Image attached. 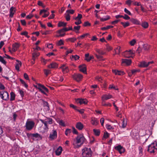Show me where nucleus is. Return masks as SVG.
Wrapping results in <instances>:
<instances>
[{
    "label": "nucleus",
    "mask_w": 157,
    "mask_h": 157,
    "mask_svg": "<svg viewBox=\"0 0 157 157\" xmlns=\"http://www.w3.org/2000/svg\"><path fill=\"white\" fill-rule=\"evenodd\" d=\"M82 155L84 157H91L92 151L90 148L85 147L82 150Z\"/></svg>",
    "instance_id": "1"
},
{
    "label": "nucleus",
    "mask_w": 157,
    "mask_h": 157,
    "mask_svg": "<svg viewBox=\"0 0 157 157\" xmlns=\"http://www.w3.org/2000/svg\"><path fill=\"white\" fill-rule=\"evenodd\" d=\"M155 146H157V143L155 141L148 146L147 151L151 153H154L157 150Z\"/></svg>",
    "instance_id": "2"
},
{
    "label": "nucleus",
    "mask_w": 157,
    "mask_h": 157,
    "mask_svg": "<svg viewBox=\"0 0 157 157\" xmlns=\"http://www.w3.org/2000/svg\"><path fill=\"white\" fill-rule=\"evenodd\" d=\"M0 97L1 98L5 101H7L9 98L8 93L6 91H2L0 92Z\"/></svg>",
    "instance_id": "3"
},
{
    "label": "nucleus",
    "mask_w": 157,
    "mask_h": 157,
    "mask_svg": "<svg viewBox=\"0 0 157 157\" xmlns=\"http://www.w3.org/2000/svg\"><path fill=\"white\" fill-rule=\"evenodd\" d=\"M35 122L33 121H27L25 125L26 129L28 130H32L35 125Z\"/></svg>",
    "instance_id": "4"
},
{
    "label": "nucleus",
    "mask_w": 157,
    "mask_h": 157,
    "mask_svg": "<svg viewBox=\"0 0 157 157\" xmlns=\"http://www.w3.org/2000/svg\"><path fill=\"white\" fill-rule=\"evenodd\" d=\"M76 144H78L81 143V145H82L85 140V139L83 135H80L77 136L76 138Z\"/></svg>",
    "instance_id": "5"
},
{
    "label": "nucleus",
    "mask_w": 157,
    "mask_h": 157,
    "mask_svg": "<svg viewBox=\"0 0 157 157\" xmlns=\"http://www.w3.org/2000/svg\"><path fill=\"white\" fill-rule=\"evenodd\" d=\"M72 77L74 80L79 82L82 79L83 76L80 74H74L72 75Z\"/></svg>",
    "instance_id": "6"
},
{
    "label": "nucleus",
    "mask_w": 157,
    "mask_h": 157,
    "mask_svg": "<svg viewBox=\"0 0 157 157\" xmlns=\"http://www.w3.org/2000/svg\"><path fill=\"white\" fill-rule=\"evenodd\" d=\"M57 133L56 130H53L50 134L49 138L51 140H52L56 138Z\"/></svg>",
    "instance_id": "7"
},
{
    "label": "nucleus",
    "mask_w": 157,
    "mask_h": 157,
    "mask_svg": "<svg viewBox=\"0 0 157 157\" xmlns=\"http://www.w3.org/2000/svg\"><path fill=\"white\" fill-rule=\"evenodd\" d=\"M114 148L117 151H118L121 154L124 153L125 151L124 149L120 145L115 147Z\"/></svg>",
    "instance_id": "8"
},
{
    "label": "nucleus",
    "mask_w": 157,
    "mask_h": 157,
    "mask_svg": "<svg viewBox=\"0 0 157 157\" xmlns=\"http://www.w3.org/2000/svg\"><path fill=\"white\" fill-rule=\"evenodd\" d=\"M134 53L132 52L131 50H130L128 51H126L124 52L123 54L124 56L126 57L129 58L131 57L130 55L133 54Z\"/></svg>",
    "instance_id": "9"
},
{
    "label": "nucleus",
    "mask_w": 157,
    "mask_h": 157,
    "mask_svg": "<svg viewBox=\"0 0 157 157\" xmlns=\"http://www.w3.org/2000/svg\"><path fill=\"white\" fill-rule=\"evenodd\" d=\"M79 71L85 74H86V66L85 64H83L79 66Z\"/></svg>",
    "instance_id": "10"
},
{
    "label": "nucleus",
    "mask_w": 157,
    "mask_h": 157,
    "mask_svg": "<svg viewBox=\"0 0 157 157\" xmlns=\"http://www.w3.org/2000/svg\"><path fill=\"white\" fill-rule=\"evenodd\" d=\"M76 101L77 103H79L80 105L82 104H87V101L86 99H84L78 98L76 100Z\"/></svg>",
    "instance_id": "11"
},
{
    "label": "nucleus",
    "mask_w": 157,
    "mask_h": 157,
    "mask_svg": "<svg viewBox=\"0 0 157 157\" xmlns=\"http://www.w3.org/2000/svg\"><path fill=\"white\" fill-rule=\"evenodd\" d=\"M75 127L78 130H82L84 126L81 122H79L77 123Z\"/></svg>",
    "instance_id": "12"
},
{
    "label": "nucleus",
    "mask_w": 157,
    "mask_h": 157,
    "mask_svg": "<svg viewBox=\"0 0 157 157\" xmlns=\"http://www.w3.org/2000/svg\"><path fill=\"white\" fill-rule=\"evenodd\" d=\"M112 71L116 75H123L124 74V71L117 70H113Z\"/></svg>",
    "instance_id": "13"
},
{
    "label": "nucleus",
    "mask_w": 157,
    "mask_h": 157,
    "mask_svg": "<svg viewBox=\"0 0 157 157\" xmlns=\"http://www.w3.org/2000/svg\"><path fill=\"white\" fill-rule=\"evenodd\" d=\"M112 97V96L111 95H104L102 96L101 99L102 101H104L105 100H107L111 98Z\"/></svg>",
    "instance_id": "14"
},
{
    "label": "nucleus",
    "mask_w": 157,
    "mask_h": 157,
    "mask_svg": "<svg viewBox=\"0 0 157 157\" xmlns=\"http://www.w3.org/2000/svg\"><path fill=\"white\" fill-rule=\"evenodd\" d=\"M122 63H125L127 65H129L132 62L130 59H122Z\"/></svg>",
    "instance_id": "15"
},
{
    "label": "nucleus",
    "mask_w": 157,
    "mask_h": 157,
    "mask_svg": "<svg viewBox=\"0 0 157 157\" xmlns=\"http://www.w3.org/2000/svg\"><path fill=\"white\" fill-rule=\"evenodd\" d=\"M20 44L18 43H15L13 45L12 50L13 51L15 52L19 48Z\"/></svg>",
    "instance_id": "16"
},
{
    "label": "nucleus",
    "mask_w": 157,
    "mask_h": 157,
    "mask_svg": "<svg viewBox=\"0 0 157 157\" xmlns=\"http://www.w3.org/2000/svg\"><path fill=\"white\" fill-rule=\"evenodd\" d=\"M15 8L13 7H11L10 10V17H13V15L15 12Z\"/></svg>",
    "instance_id": "17"
},
{
    "label": "nucleus",
    "mask_w": 157,
    "mask_h": 157,
    "mask_svg": "<svg viewBox=\"0 0 157 157\" xmlns=\"http://www.w3.org/2000/svg\"><path fill=\"white\" fill-rule=\"evenodd\" d=\"M50 68H55L58 67V64L56 63L52 62L48 66Z\"/></svg>",
    "instance_id": "18"
},
{
    "label": "nucleus",
    "mask_w": 157,
    "mask_h": 157,
    "mask_svg": "<svg viewBox=\"0 0 157 157\" xmlns=\"http://www.w3.org/2000/svg\"><path fill=\"white\" fill-rule=\"evenodd\" d=\"M62 148L61 146H59L56 151L55 152L56 155H59L62 152Z\"/></svg>",
    "instance_id": "19"
},
{
    "label": "nucleus",
    "mask_w": 157,
    "mask_h": 157,
    "mask_svg": "<svg viewBox=\"0 0 157 157\" xmlns=\"http://www.w3.org/2000/svg\"><path fill=\"white\" fill-rule=\"evenodd\" d=\"M91 123L93 125H96L98 123V121L97 120V118L94 117L92 118Z\"/></svg>",
    "instance_id": "20"
},
{
    "label": "nucleus",
    "mask_w": 157,
    "mask_h": 157,
    "mask_svg": "<svg viewBox=\"0 0 157 157\" xmlns=\"http://www.w3.org/2000/svg\"><path fill=\"white\" fill-rule=\"evenodd\" d=\"M17 63L16 64L15 68L17 70L19 71L20 66H21V63L18 60H17Z\"/></svg>",
    "instance_id": "21"
},
{
    "label": "nucleus",
    "mask_w": 157,
    "mask_h": 157,
    "mask_svg": "<svg viewBox=\"0 0 157 157\" xmlns=\"http://www.w3.org/2000/svg\"><path fill=\"white\" fill-rule=\"evenodd\" d=\"M130 21L134 24L138 25L140 24L139 21L136 19L132 18L130 19Z\"/></svg>",
    "instance_id": "22"
},
{
    "label": "nucleus",
    "mask_w": 157,
    "mask_h": 157,
    "mask_svg": "<svg viewBox=\"0 0 157 157\" xmlns=\"http://www.w3.org/2000/svg\"><path fill=\"white\" fill-rule=\"evenodd\" d=\"M33 137L36 138H39V140H42V136L40 134H38V133L33 134Z\"/></svg>",
    "instance_id": "23"
},
{
    "label": "nucleus",
    "mask_w": 157,
    "mask_h": 157,
    "mask_svg": "<svg viewBox=\"0 0 157 157\" xmlns=\"http://www.w3.org/2000/svg\"><path fill=\"white\" fill-rule=\"evenodd\" d=\"M43 101V105L44 107H46L47 109L48 110L49 109V104L48 102L47 101H45L44 100Z\"/></svg>",
    "instance_id": "24"
},
{
    "label": "nucleus",
    "mask_w": 157,
    "mask_h": 157,
    "mask_svg": "<svg viewBox=\"0 0 157 157\" xmlns=\"http://www.w3.org/2000/svg\"><path fill=\"white\" fill-rule=\"evenodd\" d=\"M147 62L144 61L141 62L139 66L140 67H147Z\"/></svg>",
    "instance_id": "25"
},
{
    "label": "nucleus",
    "mask_w": 157,
    "mask_h": 157,
    "mask_svg": "<svg viewBox=\"0 0 157 157\" xmlns=\"http://www.w3.org/2000/svg\"><path fill=\"white\" fill-rule=\"evenodd\" d=\"M68 31V30L67 28H63L62 29H61L59 30H58V31H57V32L59 33H61L62 32L67 31Z\"/></svg>",
    "instance_id": "26"
},
{
    "label": "nucleus",
    "mask_w": 157,
    "mask_h": 157,
    "mask_svg": "<svg viewBox=\"0 0 157 157\" xmlns=\"http://www.w3.org/2000/svg\"><path fill=\"white\" fill-rule=\"evenodd\" d=\"M15 95L13 92H11L10 93V98L11 101H13L15 100Z\"/></svg>",
    "instance_id": "27"
},
{
    "label": "nucleus",
    "mask_w": 157,
    "mask_h": 157,
    "mask_svg": "<svg viewBox=\"0 0 157 157\" xmlns=\"http://www.w3.org/2000/svg\"><path fill=\"white\" fill-rule=\"evenodd\" d=\"M94 132L96 136H99L100 134V131L99 129H93Z\"/></svg>",
    "instance_id": "28"
},
{
    "label": "nucleus",
    "mask_w": 157,
    "mask_h": 157,
    "mask_svg": "<svg viewBox=\"0 0 157 157\" xmlns=\"http://www.w3.org/2000/svg\"><path fill=\"white\" fill-rule=\"evenodd\" d=\"M141 26L144 28H147L148 26V24L147 22H144L142 23Z\"/></svg>",
    "instance_id": "29"
},
{
    "label": "nucleus",
    "mask_w": 157,
    "mask_h": 157,
    "mask_svg": "<svg viewBox=\"0 0 157 157\" xmlns=\"http://www.w3.org/2000/svg\"><path fill=\"white\" fill-rule=\"evenodd\" d=\"M113 26L112 25H108L106 27H104L101 28V29L103 30H105L108 29L113 28Z\"/></svg>",
    "instance_id": "30"
},
{
    "label": "nucleus",
    "mask_w": 157,
    "mask_h": 157,
    "mask_svg": "<svg viewBox=\"0 0 157 157\" xmlns=\"http://www.w3.org/2000/svg\"><path fill=\"white\" fill-rule=\"evenodd\" d=\"M67 23L63 22H59L58 24V26L59 27L61 26H65L67 25Z\"/></svg>",
    "instance_id": "31"
},
{
    "label": "nucleus",
    "mask_w": 157,
    "mask_h": 157,
    "mask_svg": "<svg viewBox=\"0 0 157 157\" xmlns=\"http://www.w3.org/2000/svg\"><path fill=\"white\" fill-rule=\"evenodd\" d=\"M49 10L48 8H46V9H43L41 10L40 12V14L41 15L43 13H46L48 12V11Z\"/></svg>",
    "instance_id": "32"
},
{
    "label": "nucleus",
    "mask_w": 157,
    "mask_h": 157,
    "mask_svg": "<svg viewBox=\"0 0 157 157\" xmlns=\"http://www.w3.org/2000/svg\"><path fill=\"white\" fill-rule=\"evenodd\" d=\"M0 62L5 65H6V61L1 56H0Z\"/></svg>",
    "instance_id": "33"
},
{
    "label": "nucleus",
    "mask_w": 157,
    "mask_h": 157,
    "mask_svg": "<svg viewBox=\"0 0 157 157\" xmlns=\"http://www.w3.org/2000/svg\"><path fill=\"white\" fill-rule=\"evenodd\" d=\"M121 23L122 25H123L124 28H125L126 27L130 25L129 22H127L125 23H124V22H121Z\"/></svg>",
    "instance_id": "34"
},
{
    "label": "nucleus",
    "mask_w": 157,
    "mask_h": 157,
    "mask_svg": "<svg viewBox=\"0 0 157 157\" xmlns=\"http://www.w3.org/2000/svg\"><path fill=\"white\" fill-rule=\"evenodd\" d=\"M143 48L145 50H147L150 48V46L148 44H146L143 45Z\"/></svg>",
    "instance_id": "35"
},
{
    "label": "nucleus",
    "mask_w": 157,
    "mask_h": 157,
    "mask_svg": "<svg viewBox=\"0 0 157 157\" xmlns=\"http://www.w3.org/2000/svg\"><path fill=\"white\" fill-rule=\"evenodd\" d=\"M61 68L62 69L63 71L66 70V72H67L69 71L68 67H65L64 65H63L61 67Z\"/></svg>",
    "instance_id": "36"
},
{
    "label": "nucleus",
    "mask_w": 157,
    "mask_h": 157,
    "mask_svg": "<svg viewBox=\"0 0 157 157\" xmlns=\"http://www.w3.org/2000/svg\"><path fill=\"white\" fill-rule=\"evenodd\" d=\"M19 79L21 83L24 85L25 87L27 88L28 87V85L25 83V82L21 78H20Z\"/></svg>",
    "instance_id": "37"
},
{
    "label": "nucleus",
    "mask_w": 157,
    "mask_h": 157,
    "mask_svg": "<svg viewBox=\"0 0 157 157\" xmlns=\"http://www.w3.org/2000/svg\"><path fill=\"white\" fill-rule=\"evenodd\" d=\"M39 55V54L38 53H34L33 54V57L32 60H33L34 61L35 60V58Z\"/></svg>",
    "instance_id": "38"
},
{
    "label": "nucleus",
    "mask_w": 157,
    "mask_h": 157,
    "mask_svg": "<svg viewBox=\"0 0 157 157\" xmlns=\"http://www.w3.org/2000/svg\"><path fill=\"white\" fill-rule=\"evenodd\" d=\"M39 86H41V87L46 92H48V90L43 85L39 84Z\"/></svg>",
    "instance_id": "39"
},
{
    "label": "nucleus",
    "mask_w": 157,
    "mask_h": 157,
    "mask_svg": "<svg viewBox=\"0 0 157 157\" xmlns=\"http://www.w3.org/2000/svg\"><path fill=\"white\" fill-rule=\"evenodd\" d=\"M90 25L91 24L88 21H85L83 24V26L85 27L90 26Z\"/></svg>",
    "instance_id": "40"
},
{
    "label": "nucleus",
    "mask_w": 157,
    "mask_h": 157,
    "mask_svg": "<svg viewBox=\"0 0 157 157\" xmlns=\"http://www.w3.org/2000/svg\"><path fill=\"white\" fill-rule=\"evenodd\" d=\"M71 132V129H70L67 128L66 130L65 131V134L66 136H67L68 134L70 133Z\"/></svg>",
    "instance_id": "41"
},
{
    "label": "nucleus",
    "mask_w": 157,
    "mask_h": 157,
    "mask_svg": "<svg viewBox=\"0 0 157 157\" xmlns=\"http://www.w3.org/2000/svg\"><path fill=\"white\" fill-rule=\"evenodd\" d=\"M46 121L47 124L48 123L50 124H52V119L51 118H49L46 119Z\"/></svg>",
    "instance_id": "42"
},
{
    "label": "nucleus",
    "mask_w": 157,
    "mask_h": 157,
    "mask_svg": "<svg viewBox=\"0 0 157 157\" xmlns=\"http://www.w3.org/2000/svg\"><path fill=\"white\" fill-rule=\"evenodd\" d=\"M82 17V15L80 14H78V16L75 18V19L76 20H77L78 19H80Z\"/></svg>",
    "instance_id": "43"
},
{
    "label": "nucleus",
    "mask_w": 157,
    "mask_h": 157,
    "mask_svg": "<svg viewBox=\"0 0 157 157\" xmlns=\"http://www.w3.org/2000/svg\"><path fill=\"white\" fill-rule=\"evenodd\" d=\"M63 44V42L61 39L57 43V45L58 46H60Z\"/></svg>",
    "instance_id": "44"
},
{
    "label": "nucleus",
    "mask_w": 157,
    "mask_h": 157,
    "mask_svg": "<svg viewBox=\"0 0 157 157\" xmlns=\"http://www.w3.org/2000/svg\"><path fill=\"white\" fill-rule=\"evenodd\" d=\"M109 134L107 132H106L104 133L103 137L106 139L109 137Z\"/></svg>",
    "instance_id": "45"
},
{
    "label": "nucleus",
    "mask_w": 157,
    "mask_h": 157,
    "mask_svg": "<svg viewBox=\"0 0 157 157\" xmlns=\"http://www.w3.org/2000/svg\"><path fill=\"white\" fill-rule=\"evenodd\" d=\"M121 47H120V46H118V47H117L116 48V49H115L114 50L115 51V54H114L113 55L114 56L115 55V54H117V52L116 51V50H118V54H119V53H120V52L121 51Z\"/></svg>",
    "instance_id": "46"
},
{
    "label": "nucleus",
    "mask_w": 157,
    "mask_h": 157,
    "mask_svg": "<svg viewBox=\"0 0 157 157\" xmlns=\"http://www.w3.org/2000/svg\"><path fill=\"white\" fill-rule=\"evenodd\" d=\"M107 17L106 18H100L101 21H107L109 19L110 17H109V16H107Z\"/></svg>",
    "instance_id": "47"
},
{
    "label": "nucleus",
    "mask_w": 157,
    "mask_h": 157,
    "mask_svg": "<svg viewBox=\"0 0 157 157\" xmlns=\"http://www.w3.org/2000/svg\"><path fill=\"white\" fill-rule=\"evenodd\" d=\"M28 33L26 31H24L21 33V34L22 35H24L28 38L29 37V36L28 35Z\"/></svg>",
    "instance_id": "48"
},
{
    "label": "nucleus",
    "mask_w": 157,
    "mask_h": 157,
    "mask_svg": "<svg viewBox=\"0 0 157 157\" xmlns=\"http://www.w3.org/2000/svg\"><path fill=\"white\" fill-rule=\"evenodd\" d=\"M66 12L68 13L73 14L75 12V11L73 10H69L66 11Z\"/></svg>",
    "instance_id": "49"
},
{
    "label": "nucleus",
    "mask_w": 157,
    "mask_h": 157,
    "mask_svg": "<svg viewBox=\"0 0 157 157\" xmlns=\"http://www.w3.org/2000/svg\"><path fill=\"white\" fill-rule=\"evenodd\" d=\"M44 73L45 75L47 76L50 73V71L48 70H44Z\"/></svg>",
    "instance_id": "50"
},
{
    "label": "nucleus",
    "mask_w": 157,
    "mask_h": 157,
    "mask_svg": "<svg viewBox=\"0 0 157 157\" xmlns=\"http://www.w3.org/2000/svg\"><path fill=\"white\" fill-rule=\"evenodd\" d=\"M41 87L39 86V84H38V89L39 90V91H40L43 94L46 95H47V94L45 93V92L41 88Z\"/></svg>",
    "instance_id": "51"
},
{
    "label": "nucleus",
    "mask_w": 157,
    "mask_h": 157,
    "mask_svg": "<svg viewBox=\"0 0 157 157\" xmlns=\"http://www.w3.org/2000/svg\"><path fill=\"white\" fill-rule=\"evenodd\" d=\"M59 124L60 125H61L62 126H65V124L62 120H60L59 121Z\"/></svg>",
    "instance_id": "52"
},
{
    "label": "nucleus",
    "mask_w": 157,
    "mask_h": 157,
    "mask_svg": "<svg viewBox=\"0 0 157 157\" xmlns=\"http://www.w3.org/2000/svg\"><path fill=\"white\" fill-rule=\"evenodd\" d=\"M94 57L93 56H90L88 58H85V59L88 62L90 61L91 59H93Z\"/></svg>",
    "instance_id": "53"
},
{
    "label": "nucleus",
    "mask_w": 157,
    "mask_h": 157,
    "mask_svg": "<svg viewBox=\"0 0 157 157\" xmlns=\"http://www.w3.org/2000/svg\"><path fill=\"white\" fill-rule=\"evenodd\" d=\"M66 19L67 21H69L70 19V16L69 13H67L66 14Z\"/></svg>",
    "instance_id": "54"
},
{
    "label": "nucleus",
    "mask_w": 157,
    "mask_h": 157,
    "mask_svg": "<svg viewBox=\"0 0 157 157\" xmlns=\"http://www.w3.org/2000/svg\"><path fill=\"white\" fill-rule=\"evenodd\" d=\"M124 11L125 13H127L129 15H131L132 13H131V12L128 11L127 9L126 8H124Z\"/></svg>",
    "instance_id": "55"
},
{
    "label": "nucleus",
    "mask_w": 157,
    "mask_h": 157,
    "mask_svg": "<svg viewBox=\"0 0 157 157\" xmlns=\"http://www.w3.org/2000/svg\"><path fill=\"white\" fill-rule=\"evenodd\" d=\"M80 26H75L74 28V30H73L75 31V30H76L77 31H78L80 29Z\"/></svg>",
    "instance_id": "56"
},
{
    "label": "nucleus",
    "mask_w": 157,
    "mask_h": 157,
    "mask_svg": "<svg viewBox=\"0 0 157 157\" xmlns=\"http://www.w3.org/2000/svg\"><path fill=\"white\" fill-rule=\"evenodd\" d=\"M96 56V57L100 60H102L103 58V57L101 56V55H97V54L95 55Z\"/></svg>",
    "instance_id": "57"
},
{
    "label": "nucleus",
    "mask_w": 157,
    "mask_h": 157,
    "mask_svg": "<svg viewBox=\"0 0 157 157\" xmlns=\"http://www.w3.org/2000/svg\"><path fill=\"white\" fill-rule=\"evenodd\" d=\"M68 40H69L71 42H75V40H76V38H69L67 39Z\"/></svg>",
    "instance_id": "58"
},
{
    "label": "nucleus",
    "mask_w": 157,
    "mask_h": 157,
    "mask_svg": "<svg viewBox=\"0 0 157 157\" xmlns=\"http://www.w3.org/2000/svg\"><path fill=\"white\" fill-rule=\"evenodd\" d=\"M136 43V40L135 39H133L130 42V44L132 46H133Z\"/></svg>",
    "instance_id": "59"
},
{
    "label": "nucleus",
    "mask_w": 157,
    "mask_h": 157,
    "mask_svg": "<svg viewBox=\"0 0 157 157\" xmlns=\"http://www.w3.org/2000/svg\"><path fill=\"white\" fill-rule=\"evenodd\" d=\"M102 103V105L104 106H112V105L111 104L109 103L108 104H106L105 103H104V102L103 101Z\"/></svg>",
    "instance_id": "60"
},
{
    "label": "nucleus",
    "mask_w": 157,
    "mask_h": 157,
    "mask_svg": "<svg viewBox=\"0 0 157 157\" xmlns=\"http://www.w3.org/2000/svg\"><path fill=\"white\" fill-rule=\"evenodd\" d=\"M132 1H131V0H128L126 2V4L128 5L129 6H130L132 3Z\"/></svg>",
    "instance_id": "61"
},
{
    "label": "nucleus",
    "mask_w": 157,
    "mask_h": 157,
    "mask_svg": "<svg viewBox=\"0 0 157 157\" xmlns=\"http://www.w3.org/2000/svg\"><path fill=\"white\" fill-rule=\"evenodd\" d=\"M106 128H107V129H109V130L113 129V127L111 126V125L108 124H107L106 125Z\"/></svg>",
    "instance_id": "62"
},
{
    "label": "nucleus",
    "mask_w": 157,
    "mask_h": 157,
    "mask_svg": "<svg viewBox=\"0 0 157 157\" xmlns=\"http://www.w3.org/2000/svg\"><path fill=\"white\" fill-rule=\"evenodd\" d=\"M122 18L126 20H128L130 18V17L126 14H125L124 16H123V17H122Z\"/></svg>",
    "instance_id": "63"
},
{
    "label": "nucleus",
    "mask_w": 157,
    "mask_h": 157,
    "mask_svg": "<svg viewBox=\"0 0 157 157\" xmlns=\"http://www.w3.org/2000/svg\"><path fill=\"white\" fill-rule=\"evenodd\" d=\"M73 132L74 134L77 135L78 134V131L74 127L73 128Z\"/></svg>",
    "instance_id": "64"
}]
</instances>
